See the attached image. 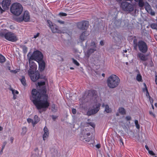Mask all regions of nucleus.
I'll list each match as a JSON object with an SVG mask.
<instances>
[{"mask_svg":"<svg viewBox=\"0 0 157 157\" xmlns=\"http://www.w3.org/2000/svg\"><path fill=\"white\" fill-rule=\"evenodd\" d=\"M13 90H14L13 92L15 93V94H18L19 92H18V91H17V90H13Z\"/></svg>","mask_w":157,"mask_h":157,"instance_id":"obj_55","label":"nucleus"},{"mask_svg":"<svg viewBox=\"0 0 157 157\" xmlns=\"http://www.w3.org/2000/svg\"><path fill=\"white\" fill-rule=\"evenodd\" d=\"M17 21L18 22L24 21L25 22L28 21L29 20V12L27 11H25L22 16L17 18Z\"/></svg>","mask_w":157,"mask_h":157,"instance_id":"obj_8","label":"nucleus"},{"mask_svg":"<svg viewBox=\"0 0 157 157\" xmlns=\"http://www.w3.org/2000/svg\"><path fill=\"white\" fill-rule=\"evenodd\" d=\"M135 2L138 3L139 6L140 7H143L144 5V2L143 0H134Z\"/></svg>","mask_w":157,"mask_h":157,"instance_id":"obj_21","label":"nucleus"},{"mask_svg":"<svg viewBox=\"0 0 157 157\" xmlns=\"http://www.w3.org/2000/svg\"><path fill=\"white\" fill-rule=\"evenodd\" d=\"M86 31H84L82 33L80 36V39L82 41L84 40L87 36L86 34Z\"/></svg>","mask_w":157,"mask_h":157,"instance_id":"obj_22","label":"nucleus"},{"mask_svg":"<svg viewBox=\"0 0 157 157\" xmlns=\"http://www.w3.org/2000/svg\"><path fill=\"white\" fill-rule=\"evenodd\" d=\"M134 49L137 50V47L139 51L143 53L147 52L148 47L146 43L143 40H140L138 42L136 39H134L133 40Z\"/></svg>","mask_w":157,"mask_h":157,"instance_id":"obj_3","label":"nucleus"},{"mask_svg":"<svg viewBox=\"0 0 157 157\" xmlns=\"http://www.w3.org/2000/svg\"><path fill=\"white\" fill-rule=\"evenodd\" d=\"M91 46H93L94 47V48H96V45L94 41H92L91 43Z\"/></svg>","mask_w":157,"mask_h":157,"instance_id":"obj_40","label":"nucleus"},{"mask_svg":"<svg viewBox=\"0 0 157 157\" xmlns=\"http://www.w3.org/2000/svg\"><path fill=\"white\" fill-rule=\"evenodd\" d=\"M6 144L7 142L6 141H5L3 143V144L2 146V149H3L4 148L5 145H6Z\"/></svg>","mask_w":157,"mask_h":157,"instance_id":"obj_43","label":"nucleus"},{"mask_svg":"<svg viewBox=\"0 0 157 157\" xmlns=\"http://www.w3.org/2000/svg\"><path fill=\"white\" fill-rule=\"evenodd\" d=\"M77 26L78 28L81 30H86L89 26V22L86 21H83L78 22L77 24Z\"/></svg>","mask_w":157,"mask_h":157,"instance_id":"obj_9","label":"nucleus"},{"mask_svg":"<svg viewBox=\"0 0 157 157\" xmlns=\"http://www.w3.org/2000/svg\"><path fill=\"white\" fill-rule=\"evenodd\" d=\"M57 21L61 24H63L64 23V21L59 20H58Z\"/></svg>","mask_w":157,"mask_h":157,"instance_id":"obj_50","label":"nucleus"},{"mask_svg":"<svg viewBox=\"0 0 157 157\" xmlns=\"http://www.w3.org/2000/svg\"><path fill=\"white\" fill-rule=\"evenodd\" d=\"M34 120L33 121V120L30 119V122L32 123L33 126H34V125L37 124L39 121L38 117L36 115L34 116Z\"/></svg>","mask_w":157,"mask_h":157,"instance_id":"obj_19","label":"nucleus"},{"mask_svg":"<svg viewBox=\"0 0 157 157\" xmlns=\"http://www.w3.org/2000/svg\"><path fill=\"white\" fill-rule=\"evenodd\" d=\"M96 147L98 148H99L101 147V145L100 144H98L96 145Z\"/></svg>","mask_w":157,"mask_h":157,"instance_id":"obj_53","label":"nucleus"},{"mask_svg":"<svg viewBox=\"0 0 157 157\" xmlns=\"http://www.w3.org/2000/svg\"><path fill=\"white\" fill-rule=\"evenodd\" d=\"M90 132L87 133L86 134L83 135V134H82V136H81V140L83 141V142L89 141L90 140V138H88V136H90Z\"/></svg>","mask_w":157,"mask_h":157,"instance_id":"obj_15","label":"nucleus"},{"mask_svg":"<svg viewBox=\"0 0 157 157\" xmlns=\"http://www.w3.org/2000/svg\"><path fill=\"white\" fill-rule=\"evenodd\" d=\"M6 61V59L4 56L0 54V63H3Z\"/></svg>","mask_w":157,"mask_h":157,"instance_id":"obj_26","label":"nucleus"},{"mask_svg":"<svg viewBox=\"0 0 157 157\" xmlns=\"http://www.w3.org/2000/svg\"><path fill=\"white\" fill-rule=\"evenodd\" d=\"M151 27L154 29H156L157 30V24L155 23H152L151 25Z\"/></svg>","mask_w":157,"mask_h":157,"instance_id":"obj_30","label":"nucleus"},{"mask_svg":"<svg viewBox=\"0 0 157 157\" xmlns=\"http://www.w3.org/2000/svg\"><path fill=\"white\" fill-rule=\"evenodd\" d=\"M33 75L31 76L30 75V78L31 80L33 82H35L39 79L40 77V74L39 72L37 71L32 73Z\"/></svg>","mask_w":157,"mask_h":157,"instance_id":"obj_12","label":"nucleus"},{"mask_svg":"<svg viewBox=\"0 0 157 157\" xmlns=\"http://www.w3.org/2000/svg\"><path fill=\"white\" fill-rule=\"evenodd\" d=\"M37 66L33 60L30 59V75H32V73L36 71Z\"/></svg>","mask_w":157,"mask_h":157,"instance_id":"obj_11","label":"nucleus"},{"mask_svg":"<svg viewBox=\"0 0 157 157\" xmlns=\"http://www.w3.org/2000/svg\"><path fill=\"white\" fill-rule=\"evenodd\" d=\"M136 79L137 81L139 82L141 81L142 80V76L140 74H138L136 77Z\"/></svg>","mask_w":157,"mask_h":157,"instance_id":"obj_29","label":"nucleus"},{"mask_svg":"<svg viewBox=\"0 0 157 157\" xmlns=\"http://www.w3.org/2000/svg\"><path fill=\"white\" fill-rule=\"evenodd\" d=\"M39 64V68L40 69V71H42L44 69L45 63L42 60H40L39 61H37Z\"/></svg>","mask_w":157,"mask_h":157,"instance_id":"obj_17","label":"nucleus"},{"mask_svg":"<svg viewBox=\"0 0 157 157\" xmlns=\"http://www.w3.org/2000/svg\"><path fill=\"white\" fill-rule=\"evenodd\" d=\"M149 114L152 116L154 117H155V115L151 111H150L149 112Z\"/></svg>","mask_w":157,"mask_h":157,"instance_id":"obj_49","label":"nucleus"},{"mask_svg":"<svg viewBox=\"0 0 157 157\" xmlns=\"http://www.w3.org/2000/svg\"><path fill=\"white\" fill-rule=\"evenodd\" d=\"M144 87H145V88L144 89H143V91H144L145 90H147V86H146V84H145V83H144Z\"/></svg>","mask_w":157,"mask_h":157,"instance_id":"obj_52","label":"nucleus"},{"mask_svg":"<svg viewBox=\"0 0 157 157\" xmlns=\"http://www.w3.org/2000/svg\"><path fill=\"white\" fill-rule=\"evenodd\" d=\"M2 4L3 9L5 10H7L9 9V6L11 4V1L10 0H3Z\"/></svg>","mask_w":157,"mask_h":157,"instance_id":"obj_10","label":"nucleus"},{"mask_svg":"<svg viewBox=\"0 0 157 157\" xmlns=\"http://www.w3.org/2000/svg\"><path fill=\"white\" fill-rule=\"evenodd\" d=\"M46 93V90L45 87L41 89V93L37 92L35 89L32 90V97L34 99L33 101V102L38 109L47 108L49 106Z\"/></svg>","mask_w":157,"mask_h":157,"instance_id":"obj_1","label":"nucleus"},{"mask_svg":"<svg viewBox=\"0 0 157 157\" xmlns=\"http://www.w3.org/2000/svg\"><path fill=\"white\" fill-rule=\"evenodd\" d=\"M39 35L40 33H37V34L36 35H34L33 38H36L39 36Z\"/></svg>","mask_w":157,"mask_h":157,"instance_id":"obj_48","label":"nucleus"},{"mask_svg":"<svg viewBox=\"0 0 157 157\" xmlns=\"http://www.w3.org/2000/svg\"><path fill=\"white\" fill-rule=\"evenodd\" d=\"M50 28L53 33H61V31L58 29V27L55 24H53V25L51 26Z\"/></svg>","mask_w":157,"mask_h":157,"instance_id":"obj_14","label":"nucleus"},{"mask_svg":"<svg viewBox=\"0 0 157 157\" xmlns=\"http://www.w3.org/2000/svg\"><path fill=\"white\" fill-rule=\"evenodd\" d=\"M43 57L42 54L39 51L36 50L34 51L30 56V59L34 60L36 61L42 60Z\"/></svg>","mask_w":157,"mask_h":157,"instance_id":"obj_7","label":"nucleus"},{"mask_svg":"<svg viewBox=\"0 0 157 157\" xmlns=\"http://www.w3.org/2000/svg\"><path fill=\"white\" fill-rule=\"evenodd\" d=\"M126 119L127 121H129L131 119V117L130 116H128L126 117Z\"/></svg>","mask_w":157,"mask_h":157,"instance_id":"obj_47","label":"nucleus"},{"mask_svg":"<svg viewBox=\"0 0 157 157\" xmlns=\"http://www.w3.org/2000/svg\"><path fill=\"white\" fill-rule=\"evenodd\" d=\"M95 92L94 91H89L88 94V96L90 95L93 96L94 94H95Z\"/></svg>","mask_w":157,"mask_h":157,"instance_id":"obj_34","label":"nucleus"},{"mask_svg":"<svg viewBox=\"0 0 157 157\" xmlns=\"http://www.w3.org/2000/svg\"><path fill=\"white\" fill-rule=\"evenodd\" d=\"M59 15L61 16H66L67 15V14L65 13H60L59 14Z\"/></svg>","mask_w":157,"mask_h":157,"instance_id":"obj_42","label":"nucleus"},{"mask_svg":"<svg viewBox=\"0 0 157 157\" xmlns=\"http://www.w3.org/2000/svg\"><path fill=\"white\" fill-rule=\"evenodd\" d=\"M148 152L151 155H155V154L152 151L149 150Z\"/></svg>","mask_w":157,"mask_h":157,"instance_id":"obj_44","label":"nucleus"},{"mask_svg":"<svg viewBox=\"0 0 157 157\" xmlns=\"http://www.w3.org/2000/svg\"><path fill=\"white\" fill-rule=\"evenodd\" d=\"M120 82L119 78L113 74L109 76L107 80V86L111 89H113L117 87L119 85Z\"/></svg>","mask_w":157,"mask_h":157,"instance_id":"obj_2","label":"nucleus"},{"mask_svg":"<svg viewBox=\"0 0 157 157\" xmlns=\"http://www.w3.org/2000/svg\"><path fill=\"white\" fill-rule=\"evenodd\" d=\"M10 90H11L12 92V93L13 95V99L15 100L17 98V96L15 94V93L13 92L14 90H13V89L11 87H10L9 88Z\"/></svg>","mask_w":157,"mask_h":157,"instance_id":"obj_27","label":"nucleus"},{"mask_svg":"<svg viewBox=\"0 0 157 157\" xmlns=\"http://www.w3.org/2000/svg\"><path fill=\"white\" fill-rule=\"evenodd\" d=\"M88 124L89 125H90V126H91L93 128H94L95 127V124L93 123L89 122L88 123Z\"/></svg>","mask_w":157,"mask_h":157,"instance_id":"obj_45","label":"nucleus"},{"mask_svg":"<svg viewBox=\"0 0 157 157\" xmlns=\"http://www.w3.org/2000/svg\"><path fill=\"white\" fill-rule=\"evenodd\" d=\"M135 123L136 125V127L137 129H139L140 125L138 124V121L137 120H136L135 121Z\"/></svg>","mask_w":157,"mask_h":157,"instance_id":"obj_35","label":"nucleus"},{"mask_svg":"<svg viewBox=\"0 0 157 157\" xmlns=\"http://www.w3.org/2000/svg\"><path fill=\"white\" fill-rule=\"evenodd\" d=\"M121 21L119 20H116L114 22V24L117 26H119L121 24Z\"/></svg>","mask_w":157,"mask_h":157,"instance_id":"obj_31","label":"nucleus"},{"mask_svg":"<svg viewBox=\"0 0 157 157\" xmlns=\"http://www.w3.org/2000/svg\"><path fill=\"white\" fill-rule=\"evenodd\" d=\"M21 77V78L19 79L21 83L24 86H27V84L26 83V80L25 79V76H22Z\"/></svg>","mask_w":157,"mask_h":157,"instance_id":"obj_20","label":"nucleus"},{"mask_svg":"<svg viewBox=\"0 0 157 157\" xmlns=\"http://www.w3.org/2000/svg\"><path fill=\"white\" fill-rule=\"evenodd\" d=\"M47 22L48 24V26L50 27V28L51 27V26H52L53 25V24L52 23V22L49 20H48L47 21Z\"/></svg>","mask_w":157,"mask_h":157,"instance_id":"obj_38","label":"nucleus"},{"mask_svg":"<svg viewBox=\"0 0 157 157\" xmlns=\"http://www.w3.org/2000/svg\"><path fill=\"white\" fill-rule=\"evenodd\" d=\"M52 119L54 120H55V119L57 117L56 116L52 115Z\"/></svg>","mask_w":157,"mask_h":157,"instance_id":"obj_60","label":"nucleus"},{"mask_svg":"<svg viewBox=\"0 0 157 157\" xmlns=\"http://www.w3.org/2000/svg\"><path fill=\"white\" fill-rule=\"evenodd\" d=\"M27 59L29 63V52L28 53L27 55Z\"/></svg>","mask_w":157,"mask_h":157,"instance_id":"obj_51","label":"nucleus"},{"mask_svg":"<svg viewBox=\"0 0 157 157\" xmlns=\"http://www.w3.org/2000/svg\"><path fill=\"white\" fill-rule=\"evenodd\" d=\"M11 72H13L14 73H16L17 72V71L16 70H14V71H11Z\"/></svg>","mask_w":157,"mask_h":157,"instance_id":"obj_63","label":"nucleus"},{"mask_svg":"<svg viewBox=\"0 0 157 157\" xmlns=\"http://www.w3.org/2000/svg\"><path fill=\"white\" fill-rule=\"evenodd\" d=\"M145 147L146 149L148 151H149L150 150L147 145H145Z\"/></svg>","mask_w":157,"mask_h":157,"instance_id":"obj_62","label":"nucleus"},{"mask_svg":"<svg viewBox=\"0 0 157 157\" xmlns=\"http://www.w3.org/2000/svg\"><path fill=\"white\" fill-rule=\"evenodd\" d=\"M3 149H2H2L1 151H0V154L1 155L3 153Z\"/></svg>","mask_w":157,"mask_h":157,"instance_id":"obj_64","label":"nucleus"},{"mask_svg":"<svg viewBox=\"0 0 157 157\" xmlns=\"http://www.w3.org/2000/svg\"><path fill=\"white\" fill-rule=\"evenodd\" d=\"M45 84V82H38V85L39 86H44Z\"/></svg>","mask_w":157,"mask_h":157,"instance_id":"obj_36","label":"nucleus"},{"mask_svg":"<svg viewBox=\"0 0 157 157\" xmlns=\"http://www.w3.org/2000/svg\"><path fill=\"white\" fill-rule=\"evenodd\" d=\"M120 142L123 145L124 144V143L123 142V140H122V139L121 138H120Z\"/></svg>","mask_w":157,"mask_h":157,"instance_id":"obj_61","label":"nucleus"},{"mask_svg":"<svg viewBox=\"0 0 157 157\" xmlns=\"http://www.w3.org/2000/svg\"><path fill=\"white\" fill-rule=\"evenodd\" d=\"M119 111L120 113L122 115H124L125 114V111L123 108L121 107L119 108Z\"/></svg>","mask_w":157,"mask_h":157,"instance_id":"obj_25","label":"nucleus"},{"mask_svg":"<svg viewBox=\"0 0 157 157\" xmlns=\"http://www.w3.org/2000/svg\"><path fill=\"white\" fill-rule=\"evenodd\" d=\"M120 6L122 10L125 11L131 12L134 10V6L131 4L125 1L122 2Z\"/></svg>","mask_w":157,"mask_h":157,"instance_id":"obj_6","label":"nucleus"},{"mask_svg":"<svg viewBox=\"0 0 157 157\" xmlns=\"http://www.w3.org/2000/svg\"><path fill=\"white\" fill-rule=\"evenodd\" d=\"M49 133H44L43 135V140H45L46 138H47L49 136Z\"/></svg>","mask_w":157,"mask_h":157,"instance_id":"obj_33","label":"nucleus"},{"mask_svg":"<svg viewBox=\"0 0 157 157\" xmlns=\"http://www.w3.org/2000/svg\"><path fill=\"white\" fill-rule=\"evenodd\" d=\"M27 128L25 127H23L22 128V132H21V134L22 135H24L27 132Z\"/></svg>","mask_w":157,"mask_h":157,"instance_id":"obj_28","label":"nucleus"},{"mask_svg":"<svg viewBox=\"0 0 157 157\" xmlns=\"http://www.w3.org/2000/svg\"><path fill=\"white\" fill-rule=\"evenodd\" d=\"M149 100L150 101L151 103V101H152V103H153V99L151 97H150V96H149Z\"/></svg>","mask_w":157,"mask_h":157,"instance_id":"obj_58","label":"nucleus"},{"mask_svg":"<svg viewBox=\"0 0 157 157\" xmlns=\"http://www.w3.org/2000/svg\"><path fill=\"white\" fill-rule=\"evenodd\" d=\"M100 106V105L98 104L97 106H96L95 108L89 110L87 113V115L90 116L91 115L94 114L96 113L98 111Z\"/></svg>","mask_w":157,"mask_h":157,"instance_id":"obj_13","label":"nucleus"},{"mask_svg":"<svg viewBox=\"0 0 157 157\" xmlns=\"http://www.w3.org/2000/svg\"><path fill=\"white\" fill-rule=\"evenodd\" d=\"M145 90L146 92V96H149V94L148 92V91L147 89Z\"/></svg>","mask_w":157,"mask_h":157,"instance_id":"obj_59","label":"nucleus"},{"mask_svg":"<svg viewBox=\"0 0 157 157\" xmlns=\"http://www.w3.org/2000/svg\"><path fill=\"white\" fill-rule=\"evenodd\" d=\"M145 8L146 10L148 12L151 10V6L149 4L147 6L145 7Z\"/></svg>","mask_w":157,"mask_h":157,"instance_id":"obj_37","label":"nucleus"},{"mask_svg":"<svg viewBox=\"0 0 157 157\" xmlns=\"http://www.w3.org/2000/svg\"><path fill=\"white\" fill-rule=\"evenodd\" d=\"M72 113L74 114H75L76 113V110L75 109H72Z\"/></svg>","mask_w":157,"mask_h":157,"instance_id":"obj_46","label":"nucleus"},{"mask_svg":"<svg viewBox=\"0 0 157 157\" xmlns=\"http://www.w3.org/2000/svg\"><path fill=\"white\" fill-rule=\"evenodd\" d=\"M44 133H49L48 132V130L46 126L44 128Z\"/></svg>","mask_w":157,"mask_h":157,"instance_id":"obj_39","label":"nucleus"},{"mask_svg":"<svg viewBox=\"0 0 157 157\" xmlns=\"http://www.w3.org/2000/svg\"><path fill=\"white\" fill-rule=\"evenodd\" d=\"M10 9L11 12L13 14L16 16H18L22 12L23 8L20 3H15L12 5Z\"/></svg>","mask_w":157,"mask_h":157,"instance_id":"obj_4","label":"nucleus"},{"mask_svg":"<svg viewBox=\"0 0 157 157\" xmlns=\"http://www.w3.org/2000/svg\"><path fill=\"white\" fill-rule=\"evenodd\" d=\"M20 47L22 49L23 52L24 54H26L27 52L28 48L25 45H20Z\"/></svg>","mask_w":157,"mask_h":157,"instance_id":"obj_23","label":"nucleus"},{"mask_svg":"<svg viewBox=\"0 0 157 157\" xmlns=\"http://www.w3.org/2000/svg\"><path fill=\"white\" fill-rule=\"evenodd\" d=\"M96 51V49L95 48H90L86 52V56L88 58L90 55Z\"/></svg>","mask_w":157,"mask_h":157,"instance_id":"obj_18","label":"nucleus"},{"mask_svg":"<svg viewBox=\"0 0 157 157\" xmlns=\"http://www.w3.org/2000/svg\"><path fill=\"white\" fill-rule=\"evenodd\" d=\"M0 36L4 37L6 40L12 42H16L18 40L15 33L10 31L6 33L1 32Z\"/></svg>","mask_w":157,"mask_h":157,"instance_id":"obj_5","label":"nucleus"},{"mask_svg":"<svg viewBox=\"0 0 157 157\" xmlns=\"http://www.w3.org/2000/svg\"><path fill=\"white\" fill-rule=\"evenodd\" d=\"M4 10H3L1 8V6H0V12L1 13H2L4 11Z\"/></svg>","mask_w":157,"mask_h":157,"instance_id":"obj_57","label":"nucleus"},{"mask_svg":"<svg viewBox=\"0 0 157 157\" xmlns=\"http://www.w3.org/2000/svg\"><path fill=\"white\" fill-rule=\"evenodd\" d=\"M100 44L101 46H103L104 44V43L102 40H101L100 42Z\"/></svg>","mask_w":157,"mask_h":157,"instance_id":"obj_54","label":"nucleus"},{"mask_svg":"<svg viewBox=\"0 0 157 157\" xmlns=\"http://www.w3.org/2000/svg\"><path fill=\"white\" fill-rule=\"evenodd\" d=\"M137 57L142 61H145L147 59V56L141 52H138L137 54Z\"/></svg>","mask_w":157,"mask_h":157,"instance_id":"obj_16","label":"nucleus"},{"mask_svg":"<svg viewBox=\"0 0 157 157\" xmlns=\"http://www.w3.org/2000/svg\"><path fill=\"white\" fill-rule=\"evenodd\" d=\"M72 60L73 63L75 64L77 66H79V63L77 62V60L74 59V58H72Z\"/></svg>","mask_w":157,"mask_h":157,"instance_id":"obj_32","label":"nucleus"},{"mask_svg":"<svg viewBox=\"0 0 157 157\" xmlns=\"http://www.w3.org/2000/svg\"><path fill=\"white\" fill-rule=\"evenodd\" d=\"M55 105H54V104L52 105V111H53L54 112H56V109H55Z\"/></svg>","mask_w":157,"mask_h":157,"instance_id":"obj_41","label":"nucleus"},{"mask_svg":"<svg viewBox=\"0 0 157 157\" xmlns=\"http://www.w3.org/2000/svg\"><path fill=\"white\" fill-rule=\"evenodd\" d=\"M155 81L156 84L157 85V75H156L155 77Z\"/></svg>","mask_w":157,"mask_h":157,"instance_id":"obj_56","label":"nucleus"},{"mask_svg":"<svg viewBox=\"0 0 157 157\" xmlns=\"http://www.w3.org/2000/svg\"><path fill=\"white\" fill-rule=\"evenodd\" d=\"M105 111L108 113H110L112 111L111 109L109 108V106L107 105L105 106Z\"/></svg>","mask_w":157,"mask_h":157,"instance_id":"obj_24","label":"nucleus"}]
</instances>
